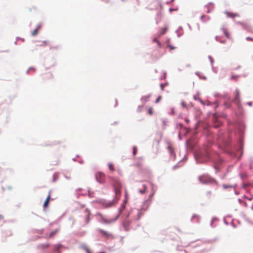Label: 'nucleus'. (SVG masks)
Segmentation results:
<instances>
[{
  "instance_id": "nucleus-1",
  "label": "nucleus",
  "mask_w": 253,
  "mask_h": 253,
  "mask_svg": "<svg viewBox=\"0 0 253 253\" xmlns=\"http://www.w3.org/2000/svg\"><path fill=\"white\" fill-rule=\"evenodd\" d=\"M112 184L114 187V191L117 198H119L121 193L122 184L120 181L117 178H112Z\"/></svg>"
},
{
  "instance_id": "nucleus-2",
  "label": "nucleus",
  "mask_w": 253,
  "mask_h": 253,
  "mask_svg": "<svg viewBox=\"0 0 253 253\" xmlns=\"http://www.w3.org/2000/svg\"><path fill=\"white\" fill-rule=\"evenodd\" d=\"M196 157L198 158V161L200 163L205 162L210 159V152L206 150L204 153L202 152L197 154Z\"/></svg>"
},
{
  "instance_id": "nucleus-3",
  "label": "nucleus",
  "mask_w": 253,
  "mask_h": 253,
  "mask_svg": "<svg viewBox=\"0 0 253 253\" xmlns=\"http://www.w3.org/2000/svg\"><path fill=\"white\" fill-rule=\"evenodd\" d=\"M96 215L98 216L100 218L99 221L100 222H101L102 223H105V224H109V223H112V222L115 221L117 220V219L118 218V217H117L115 218H111V219H107L105 217V216H104L102 214H101L100 213H98L96 214Z\"/></svg>"
},
{
  "instance_id": "nucleus-4",
  "label": "nucleus",
  "mask_w": 253,
  "mask_h": 253,
  "mask_svg": "<svg viewBox=\"0 0 253 253\" xmlns=\"http://www.w3.org/2000/svg\"><path fill=\"white\" fill-rule=\"evenodd\" d=\"M96 180L100 183H104L105 181V175L101 172H97L95 175Z\"/></svg>"
},
{
  "instance_id": "nucleus-5",
  "label": "nucleus",
  "mask_w": 253,
  "mask_h": 253,
  "mask_svg": "<svg viewBox=\"0 0 253 253\" xmlns=\"http://www.w3.org/2000/svg\"><path fill=\"white\" fill-rule=\"evenodd\" d=\"M234 98L233 101L237 105H239L240 103V92L238 89H236L234 92Z\"/></svg>"
},
{
  "instance_id": "nucleus-6",
  "label": "nucleus",
  "mask_w": 253,
  "mask_h": 253,
  "mask_svg": "<svg viewBox=\"0 0 253 253\" xmlns=\"http://www.w3.org/2000/svg\"><path fill=\"white\" fill-rule=\"evenodd\" d=\"M199 180L202 183H208L211 182L213 179L208 175H202L199 177Z\"/></svg>"
},
{
  "instance_id": "nucleus-7",
  "label": "nucleus",
  "mask_w": 253,
  "mask_h": 253,
  "mask_svg": "<svg viewBox=\"0 0 253 253\" xmlns=\"http://www.w3.org/2000/svg\"><path fill=\"white\" fill-rule=\"evenodd\" d=\"M50 192H49L48 196L47 197L46 200L44 201V202L43 203V207L44 208H46L48 207V204H49V202L50 201Z\"/></svg>"
},
{
  "instance_id": "nucleus-8",
  "label": "nucleus",
  "mask_w": 253,
  "mask_h": 253,
  "mask_svg": "<svg viewBox=\"0 0 253 253\" xmlns=\"http://www.w3.org/2000/svg\"><path fill=\"white\" fill-rule=\"evenodd\" d=\"M58 232V230H55L51 231L49 234L46 235V238L47 239L52 238L53 237L57 232Z\"/></svg>"
},
{
  "instance_id": "nucleus-9",
  "label": "nucleus",
  "mask_w": 253,
  "mask_h": 253,
  "mask_svg": "<svg viewBox=\"0 0 253 253\" xmlns=\"http://www.w3.org/2000/svg\"><path fill=\"white\" fill-rule=\"evenodd\" d=\"M130 225V222L128 220H126L124 222V226L125 229L126 231H128L129 230V226Z\"/></svg>"
},
{
  "instance_id": "nucleus-10",
  "label": "nucleus",
  "mask_w": 253,
  "mask_h": 253,
  "mask_svg": "<svg viewBox=\"0 0 253 253\" xmlns=\"http://www.w3.org/2000/svg\"><path fill=\"white\" fill-rule=\"evenodd\" d=\"M227 15L229 17H239L240 15L237 13H232V12H227Z\"/></svg>"
},
{
  "instance_id": "nucleus-11",
  "label": "nucleus",
  "mask_w": 253,
  "mask_h": 253,
  "mask_svg": "<svg viewBox=\"0 0 253 253\" xmlns=\"http://www.w3.org/2000/svg\"><path fill=\"white\" fill-rule=\"evenodd\" d=\"M99 232L101 233L102 235L106 236H111V234L108 233L107 231H104L102 229H99L98 230Z\"/></svg>"
},
{
  "instance_id": "nucleus-12",
  "label": "nucleus",
  "mask_w": 253,
  "mask_h": 253,
  "mask_svg": "<svg viewBox=\"0 0 253 253\" xmlns=\"http://www.w3.org/2000/svg\"><path fill=\"white\" fill-rule=\"evenodd\" d=\"M134 211L135 212V213L137 215V217L135 218V219L138 220L141 216L142 212H141V211H140L139 210H136Z\"/></svg>"
},
{
  "instance_id": "nucleus-13",
  "label": "nucleus",
  "mask_w": 253,
  "mask_h": 253,
  "mask_svg": "<svg viewBox=\"0 0 253 253\" xmlns=\"http://www.w3.org/2000/svg\"><path fill=\"white\" fill-rule=\"evenodd\" d=\"M168 28L167 27L162 28L159 33V35L161 36L164 35L167 31Z\"/></svg>"
},
{
  "instance_id": "nucleus-14",
  "label": "nucleus",
  "mask_w": 253,
  "mask_h": 253,
  "mask_svg": "<svg viewBox=\"0 0 253 253\" xmlns=\"http://www.w3.org/2000/svg\"><path fill=\"white\" fill-rule=\"evenodd\" d=\"M40 28H41V26H40V25H38V27H37V28L36 29H35V30L32 32V35L33 36H34L37 35L38 34V33L39 30V29H40Z\"/></svg>"
},
{
  "instance_id": "nucleus-15",
  "label": "nucleus",
  "mask_w": 253,
  "mask_h": 253,
  "mask_svg": "<svg viewBox=\"0 0 253 253\" xmlns=\"http://www.w3.org/2000/svg\"><path fill=\"white\" fill-rule=\"evenodd\" d=\"M108 165L109 169L111 171H114L115 170V169L113 163H108Z\"/></svg>"
},
{
  "instance_id": "nucleus-16",
  "label": "nucleus",
  "mask_w": 253,
  "mask_h": 253,
  "mask_svg": "<svg viewBox=\"0 0 253 253\" xmlns=\"http://www.w3.org/2000/svg\"><path fill=\"white\" fill-rule=\"evenodd\" d=\"M147 187L145 184L143 185V188L139 190V192L141 193H144L146 192Z\"/></svg>"
},
{
  "instance_id": "nucleus-17",
  "label": "nucleus",
  "mask_w": 253,
  "mask_h": 253,
  "mask_svg": "<svg viewBox=\"0 0 253 253\" xmlns=\"http://www.w3.org/2000/svg\"><path fill=\"white\" fill-rule=\"evenodd\" d=\"M223 33L227 38L229 39L231 38L230 34L226 30L223 29Z\"/></svg>"
},
{
  "instance_id": "nucleus-18",
  "label": "nucleus",
  "mask_w": 253,
  "mask_h": 253,
  "mask_svg": "<svg viewBox=\"0 0 253 253\" xmlns=\"http://www.w3.org/2000/svg\"><path fill=\"white\" fill-rule=\"evenodd\" d=\"M222 187L224 189L227 188H231L233 187V186L231 185H228V184H223Z\"/></svg>"
},
{
  "instance_id": "nucleus-19",
  "label": "nucleus",
  "mask_w": 253,
  "mask_h": 253,
  "mask_svg": "<svg viewBox=\"0 0 253 253\" xmlns=\"http://www.w3.org/2000/svg\"><path fill=\"white\" fill-rule=\"evenodd\" d=\"M148 113L150 115H152L153 114V108L152 107H149L148 109Z\"/></svg>"
},
{
  "instance_id": "nucleus-20",
  "label": "nucleus",
  "mask_w": 253,
  "mask_h": 253,
  "mask_svg": "<svg viewBox=\"0 0 253 253\" xmlns=\"http://www.w3.org/2000/svg\"><path fill=\"white\" fill-rule=\"evenodd\" d=\"M137 148L136 147H133V155L134 156H135L137 153Z\"/></svg>"
},
{
  "instance_id": "nucleus-21",
  "label": "nucleus",
  "mask_w": 253,
  "mask_h": 253,
  "mask_svg": "<svg viewBox=\"0 0 253 253\" xmlns=\"http://www.w3.org/2000/svg\"><path fill=\"white\" fill-rule=\"evenodd\" d=\"M153 41H154V42H156L158 43V44L159 46V47H161V43L160 42H159V41H158L156 39H154L153 40Z\"/></svg>"
},
{
  "instance_id": "nucleus-22",
  "label": "nucleus",
  "mask_w": 253,
  "mask_h": 253,
  "mask_svg": "<svg viewBox=\"0 0 253 253\" xmlns=\"http://www.w3.org/2000/svg\"><path fill=\"white\" fill-rule=\"evenodd\" d=\"M161 96H159L158 98L155 101V103H158L160 101V100L161 99Z\"/></svg>"
},
{
  "instance_id": "nucleus-23",
  "label": "nucleus",
  "mask_w": 253,
  "mask_h": 253,
  "mask_svg": "<svg viewBox=\"0 0 253 253\" xmlns=\"http://www.w3.org/2000/svg\"><path fill=\"white\" fill-rule=\"evenodd\" d=\"M168 47L170 48V50H173L175 48V47L169 45H168Z\"/></svg>"
},
{
  "instance_id": "nucleus-24",
  "label": "nucleus",
  "mask_w": 253,
  "mask_h": 253,
  "mask_svg": "<svg viewBox=\"0 0 253 253\" xmlns=\"http://www.w3.org/2000/svg\"><path fill=\"white\" fill-rule=\"evenodd\" d=\"M231 78L233 79L236 80L238 78V76L233 75V76H232Z\"/></svg>"
},
{
  "instance_id": "nucleus-25",
  "label": "nucleus",
  "mask_w": 253,
  "mask_h": 253,
  "mask_svg": "<svg viewBox=\"0 0 253 253\" xmlns=\"http://www.w3.org/2000/svg\"><path fill=\"white\" fill-rule=\"evenodd\" d=\"M150 97V95H148V96H147L145 97L146 98V100H147L149 99V98Z\"/></svg>"
},
{
  "instance_id": "nucleus-26",
  "label": "nucleus",
  "mask_w": 253,
  "mask_h": 253,
  "mask_svg": "<svg viewBox=\"0 0 253 253\" xmlns=\"http://www.w3.org/2000/svg\"><path fill=\"white\" fill-rule=\"evenodd\" d=\"M161 87L162 89L163 90L164 89V86H163V84H161Z\"/></svg>"
},
{
  "instance_id": "nucleus-27",
  "label": "nucleus",
  "mask_w": 253,
  "mask_h": 253,
  "mask_svg": "<svg viewBox=\"0 0 253 253\" xmlns=\"http://www.w3.org/2000/svg\"><path fill=\"white\" fill-rule=\"evenodd\" d=\"M89 217L88 216L87 217V222H89Z\"/></svg>"
},
{
  "instance_id": "nucleus-28",
  "label": "nucleus",
  "mask_w": 253,
  "mask_h": 253,
  "mask_svg": "<svg viewBox=\"0 0 253 253\" xmlns=\"http://www.w3.org/2000/svg\"><path fill=\"white\" fill-rule=\"evenodd\" d=\"M248 199L249 201H251V200H252V197H251V198H248Z\"/></svg>"
},
{
  "instance_id": "nucleus-29",
  "label": "nucleus",
  "mask_w": 253,
  "mask_h": 253,
  "mask_svg": "<svg viewBox=\"0 0 253 253\" xmlns=\"http://www.w3.org/2000/svg\"><path fill=\"white\" fill-rule=\"evenodd\" d=\"M248 104H249V105L251 106L252 103L250 102V103H249Z\"/></svg>"
},
{
  "instance_id": "nucleus-30",
  "label": "nucleus",
  "mask_w": 253,
  "mask_h": 253,
  "mask_svg": "<svg viewBox=\"0 0 253 253\" xmlns=\"http://www.w3.org/2000/svg\"><path fill=\"white\" fill-rule=\"evenodd\" d=\"M216 41H219V40L218 39L217 37H216Z\"/></svg>"
},
{
  "instance_id": "nucleus-31",
  "label": "nucleus",
  "mask_w": 253,
  "mask_h": 253,
  "mask_svg": "<svg viewBox=\"0 0 253 253\" xmlns=\"http://www.w3.org/2000/svg\"><path fill=\"white\" fill-rule=\"evenodd\" d=\"M207 12H208V13H209V12H210L209 10H208L207 11Z\"/></svg>"
},
{
  "instance_id": "nucleus-32",
  "label": "nucleus",
  "mask_w": 253,
  "mask_h": 253,
  "mask_svg": "<svg viewBox=\"0 0 253 253\" xmlns=\"http://www.w3.org/2000/svg\"><path fill=\"white\" fill-rule=\"evenodd\" d=\"M252 209L253 210V206L252 207Z\"/></svg>"
}]
</instances>
